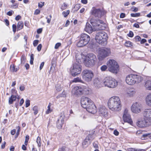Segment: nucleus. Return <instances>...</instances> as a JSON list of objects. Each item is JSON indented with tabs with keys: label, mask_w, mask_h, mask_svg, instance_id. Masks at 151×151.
<instances>
[{
	"label": "nucleus",
	"mask_w": 151,
	"mask_h": 151,
	"mask_svg": "<svg viewBox=\"0 0 151 151\" xmlns=\"http://www.w3.org/2000/svg\"><path fill=\"white\" fill-rule=\"evenodd\" d=\"M21 18V17L20 15H18L15 17V19L16 20L18 21Z\"/></svg>",
	"instance_id": "0e129e2a"
},
{
	"label": "nucleus",
	"mask_w": 151,
	"mask_h": 151,
	"mask_svg": "<svg viewBox=\"0 0 151 151\" xmlns=\"http://www.w3.org/2000/svg\"><path fill=\"white\" fill-rule=\"evenodd\" d=\"M14 13V12L12 10L10 11L7 12L6 14L9 16H12Z\"/></svg>",
	"instance_id": "8fccbe9b"
},
{
	"label": "nucleus",
	"mask_w": 151,
	"mask_h": 151,
	"mask_svg": "<svg viewBox=\"0 0 151 151\" xmlns=\"http://www.w3.org/2000/svg\"><path fill=\"white\" fill-rule=\"evenodd\" d=\"M66 96V93L64 91H63L62 93L58 96L56 97L57 99H58L60 97H65Z\"/></svg>",
	"instance_id": "e433bc0d"
},
{
	"label": "nucleus",
	"mask_w": 151,
	"mask_h": 151,
	"mask_svg": "<svg viewBox=\"0 0 151 151\" xmlns=\"http://www.w3.org/2000/svg\"><path fill=\"white\" fill-rule=\"evenodd\" d=\"M91 103L92 102L90 99L87 97H83L81 101L82 106L85 109L87 108L90 104H91Z\"/></svg>",
	"instance_id": "4468645a"
},
{
	"label": "nucleus",
	"mask_w": 151,
	"mask_h": 151,
	"mask_svg": "<svg viewBox=\"0 0 151 151\" xmlns=\"http://www.w3.org/2000/svg\"><path fill=\"white\" fill-rule=\"evenodd\" d=\"M130 115L128 112V110L127 109H125L124 111L123 116H125Z\"/></svg>",
	"instance_id": "79ce46f5"
},
{
	"label": "nucleus",
	"mask_w": 151,
	"mask_h": 151,
	"mask_svg": "<svg viewBox=\"0 0 151 151\" xmlns=\"http://www.w3.org/2000/svg\"><path fill=\"white\" fill-rule=\"evenodd\" d=\"M102 14V11L99 9L93 8L91 11V14L95 17H101Z\"/></svg>",
	"instance_id": "6ab92c4d"
},
{
	"label": "nucleus",
	"mask_w": 151,
	"mask_h": 151,
	"mask_svg": "<svg viewBox=\"0 0 151 151\" xmlns=\"http://www.w3.org/2000/svg\"><path fill=\"white\" fill-rule=\"evenodd\" d=\"M67 6V5L65 4L64 3L61 8V9L62 10L65 9H66Z\"/></svg>",
	"instance_id": "3c124183"
},
{
	"label": "nucleus",
	"mask_w": 151,
	"mask_h": 151,
	"mask_svg": "<svg viewBox=\"0 0 151 151\" xmlns=\"http://www.w3.org/2000/svg\"><path fill=\"white\" fill-rule=\"evenodd\" d=\"M100 69L102 71H105L107 69V66L106 65H102Z\"/></svg>",
	"instance_id": "37998d69"
},
{
	"label": "nucleus",
	"mask_w": 151,
	"mask_h": 151,
	"mask_svg": "<svg viewBox=\"0 0 151 151\" xmlns=\"http://www.w3.org/2000/svg\"><path fill=\"white\" fill-rule=\"evenodd\" d=\"M10 70L13 72H16L18 70L17 68H15V66L14 64L11 65L10 66Z\"/></svg>",
	"instance_id": "2f4dec72"
},
{
	"label": "nucleus",
	"mask_w": 151,
	"mask_h": 151,
	"mask_svg": "<svg viewBox=\"0 0 151 151\" xmlns=\"http://www.w3.org/2000/svg\"><path fill=\"white\" fill-rule=\"evenodd\" d=\"M145 101L147 105L151 106V93L147 96L145 98Z\"/></svg>",
	"instance_id": "b1692460"
},
{
	"label": "nucleus",
	"mask_w": 151,
	"mask_h": 151,
	"mask_svg": "<svg viewBox=\"0 0 151 151\" xmlns=\"http://www.w3.org/2000/svg\"><path fill=\"white\" fill-rule=\"evenodd\" d=\"M39 41L37 40H35L33 42V45L34 46L36 47L38 44Z\"/></svg>",
	"instance_id": "09e8293b"
},
{
	"label": "nucleus",
	"mask_w": 151,
	"mask_h": 151,
	"mask_svg": "<svg viewBox=\"0 0 151 151\" xmlns=\"http://www.w3.org/2000/svg\"><path fill=\"white\" fill-rule=\"evenodd\" d=\"M128 151H137V150H136L134 148H131L128 149Z\"/></svg>",
	"instance_id": "774afa93"
},
{
	"label": "nucleus",
	"mask_w": 151,
	"mask_h": 151,
	"mask_svg": "<svg viewBox=\"0 0 151 151\" xmlns=\"http://www.w3.org/2000/svg\"><path fill=\"white\" fill-rule=\"evenodd\" d=\"M80 7V4H77L75 6L74 8L76 9V11H77L79 9Z\"/></svg>",
	"instance_id": "49530a36"
},
{
	"label": "nucleus",
	"mask_w": 151,
	"mask_h": 151,
	"mask_svg": "<svg viewBox=\"0 0 151 151\" xmlns=\"http://www.w3.org/2000/svg\"><path fill=\"white\" fill-rule=\"evenodd\" d=\"M125 45L127 47H131L132 45V43L129 41H127L125 43Z\"/></svg>",
	"instance_id": "4c0bfd02"
},
{
	"label": "nucleus",
	"mask_w": 151,
	"mask_h": 151,
	"mask_svg": "<svg viewBox=\"0 0 151 151\" xmlns=\"http://www.w3.org/2000/svg\"><path fill=\"white\" fill-rule=\"evenodd\" d=\"M61 44L60 43H56L55 47V49H57L61 45Z\"/></svg>",
	"instance_id": "864d4df0"
},
{
	"label": "nucleus",
	"mask_w": 151,
	"mask_h": 151,
	"mask_svg": "<svg viewBox=\"0 0 151 151\" xmlns=\"http://www.w3.org/2000/svg\"><path fill=\"white\" fill-rule=\"evenodd\" d=\"M24 24L22 21H19L17 24V30H20L23 27Z\"/></svg>",
	"instance_id": "7c9ffc66"
},
{
	"label": "nucleus",
	"mask_w": 151,
	"mask_h": 151,
	"mask_svg": "<svg viewBox=\"0 0 151 151\" xmlns=\"http://www.w3.org/2000/svg\"><path fill=\"white\" fill-rule=\"evenodd\" d=\"M82 88L83 95H87L89 93L90 89L86 87L83 86Z\"/></svg>",
	"instance_id": "bb28decb"
},
{
	"label": "nucleus",
	"mask_w": 151,
	"mask_h": 151,
	"mask_svg": "<svg viewBox=\"0 0 151 151\" xmlns=\"http://www.w3.org/2000/svg\"><path fill=\"white\" fill-rule=\"evenodd\" d=\"M93 85L96 88H99L102 87L101 81L98 78H95L93 81Z\"/></svg>",
	"instance_id": "5701e85b"
},
{
	"label": "nucleus",
	"mask_w": 151,
	"mask_h": 151,
	"mask_svg": "<svg viewBox=\"0 0 151 151\" xmlns=\"http://www.w3.org/2000/svg\"><path fill=\"white\" fill-rule=\"evenodd\" d=\"M30 101L29 100H27L25 101V107H27L30 106Z\"/></svg>",
	"instance_id": "a18cd8bd"
},
{
	"label": "nucleus",
	"mask_w": 151,
	"mask_h": 151,
	"mask_svg": "<svg viewBox=\"0 0 151 151\" xmlns=\"http://www.w3.org/2000/svg\"><path fill=\"white\" fill-rule=\"evenodd\" d=\"M12 27L14 32L15 33L16 30V26L15 25L13 24L12 25Z\"/></svg>",
	"instance_id": "603ef678"
},
{
	"label": "nucleus",
	"mask_w": 151,
	"mask_h": 151,
	"mask_svg": "<svg viewBox=\"0 0 151 151\" xmlns=\"http://www.w3.org/2000/svg\"><path fill=\"white\" fill-rule=\"evenodd\" d=\"M147 137L151 139V133H147L143 134L141 137L142 140H145Z\"/></svg>",
	"instance_id": "c85d7f7f"
},
{
	"label": "nucleus",
	"mask_w": 151,
	"mask_h": 151,
	"mask_svg": "<svg viewBox=\"0 0 151 151\" xmlns=\"http://www.w3.org/2000/svg\"><path fill=\"white\" fill-rule=\"evenodd\" d=\"M109 71L112 73H117L119 70V67L117 62L114 60L110 59L107 62Z\"/></svg>",
	"instance_id": "0eeeda50"
},
{
	"label": "nucleus",
	"mask_w": 151,
	"mask_h": 151,
	"mask_svg": "<svg viewBox=\"0 0 151 151\" xmlns=\"http://www.w3.org/2000/svg\"><path fill=\"white\" fill-rule=\"evenodd\" d=\"M81 66L80 64L75 63L70 68V73L72 76L75 77L81 73Z\"/></svg>",
	"instance_id": "f8f14e48"
},
{
	"label": "nucleus",
	"mask_w": 151,
	"mask_h": 151,
	"mask_svg": "<svg viewBox=\"0 0 151 151\" xmlns=\"http://www.w3.org/2000/svg\"><path fill=\"white\" fill-rule=\"evenodd\" d=\"M42 28H40L37 29V32L38 34L41 33L42 31Z\"/></svg>",
	"instance_id": "69168bd1"
},
{
	"label": "nucleus",
	"mask_w": 151,
	"mask_h": 151,
	"mask_svg": "<svg viewBox=\"0 0 151 151\" xmlns=\"http://www.w3.org/2000/svg\"><path fill=\"white\" fill-rule=\"evenodd\" d=\"M104 84L105 86L110 88H114L117 86L118 83L115 79L111 76H108L104 78Z\"/></svg>",
	"instance_id": "6e6552de"
},
{
	"label": "nucleus",
	"mask_w": 151,
	"mask_h": 151,
	"mask_svg": "<svg viewBox=\"0 0 151 151\" xmlns=\"http://www.w3.org/2000/svg\"><path fill=\"white\" fill-rule=\"evenodd\" d=\"M21 63L22 64H24L26 62V59L24 55H23L22 56L21 59Z\"/></svg>",
	"instance_id": "f704fd0d"
},
{
	"label": "nucleus",
	"mask_w": 151,
	"mask_h": 151,
	"mask_svg": "<svg viewBox=\"0 0 151 151\" xmlns=\"http://www.w3.org/2000/svg\"><path fill=\"white\" fill-rule=\"evenodd\" d=\"M111 52L109 48L100 49L99 50L98 59L100 61L103 60L106 57L111 55Z\"/></svg>",
	"instance_id": "1a4fd4ad"
},
{
	"label": "nucleus",
	"mask_w": 151,
	"mask_h": 151,
	"mask_svg": "<svg viewBox=\"0 0 151 151\" xmlns=\"http://www.w3.org/2000/svg\"><path fill=\"white\" fill-rule=\"evenodd\" d=\"M18 7V4H15L12 5L11 6V7L12 8L16 9Z\"/></svg>",
	"instance_id": "de8ad7c7"
},
{
	"label": "nucleus",
	"mask_w": 151,
	"mask_h": 151,
	"mask_svg": "<svg viewBox=\"0 0 151 151\" xmlns=\"http://www.w3.org/2000/svg\"><path fill=\"white\" fill-rule=\"evenodd\" d=\"M134 34L132 31H130L129 33L128 34V36L130 37H132L133 36Z\"/></svg>",
	"instance_id": "5fc2aeb1"
},
{
	"label": "nucleus",
	"mask_w": 151,
	"mask_h": 151,
	"mask_svg": "<svg viewBox=\"0 0 151 151\" xmlns=\"http://www.w3.org/2000/svg\"><path fill=\"white\" fill-rule=\"evenodd\" d=\"M44 5V3L42 2L38 3V6L39 7L42 8Z\"/></svg>",
	"instance_id": "4d7b16f0"
},
{
	"label": "nucleus",
	"mask_w": 151,
	"mask_h": 151,
	"mask_svg": "<svg viewBox=\"0 0 151 151\" xmlns=\"http://www.w3.org/2000/svg\"><path fill=\"white\" fill-rule=\"evenodd\" d=\"M55 88L56 90L58 91H60L62 89V87H61V85L59 84H57L55 86Z\"/></svg>",
	"instance_id": "c9c22d12"
},
{
	"label": "nucleus",
	"mask_w": 151,
	"mask_h": 151,
	"mask_svg": "<svg viewBox=\"0 0 151 151\" xmlns=\"http://www.w3.org/2000/svg\"><path fill=\"white\" fill-rule=\"evenodd\" d=\"M29 139V137L28 135H27L25 137V141L24 142V144L27 145V142Z\"/></svg>",
	"instance_id": "c03bdc74"
},
{
	"label": "nucleus",
	"mask_w": 151,
	"mask_h": 151,
	"mask_svg": "<svg viewBox=\"0 0 151 151\" xmlns=\"http://www.w3.org/2000/svg\"><path fill=\"white\" fill-rule=\"evenodd\" d=\"M65 115L63 112L61 114V115L59 118L57 122V125L58 128H61L64 123Z\"/></svg>",
	"instance_id": "dca6fc26"
},
{
	"label": "nucleus",
	"mask_w": 151,
	"mask_h": 151,
	"mask_svg": "<svg viewBox=\"0 0 151 151\" xmlns=\"http://www.w3.org/2000/svg\"><path fill=\"white\" fill-rule=\"evenodd\" d=\"M99 114L102 116L105 117L108 115V111L107 109L104 106H101L99 109Z\"/></svg>",
	"instance_id": "4be33fe9"
},
{
	"label": "nucleus",
	"mask_w": 151,
	"mask_h": 151,
	"mask_svg": "<svg viewBox=\"0 0 151 151\" xmlns=\"http://www.w3.org/2000/svg\"><path fill=\"white\" fill-rule=\"evenodd\" d=\"M142 109V104L139 103L135 102L133 104L131 107L132 111L134 113L138 114L141 112Z\"/></svg>",
	"instance_id": "ddd939ff"
},
{
	"label": "nucleus",
	"mask_w": 151,
	"mask_h": 151,
	"mask_svg": "<svg viewBox=\"0 0 151 151\" xmlns=\"http://www.w3.org/2000/svg\"><path fill=\"white\" fill-rule=\"evenodd\" d=\"M19 89L21 91H23L25 89V87L24 86H21L19 87Z\"/></svg>",
	"instance_id": "052dcab7"
},
{
	"label": "nucleus",
	"mask_w": 151,
	"mask_h": 151,
	"mask_svg": "<svg viewBox=\"0 0 151 151\" xmlns=\"http://www.w3.org/2000/svg\"><path fill=\"white\" fill-rule=\"evenodd\" d=\"M90 22L93 27L92 28L91 25L87 22L85 28V31L89 33H91L94 30L98 31L104 30L106 26V24L104 23L103 21L96 19L94 17L91 19Z\"/></svg>",
	"instance_id": "f257e3e1"
},
{
	"label": "nucleus",
	"mask_w": 151,
	"mask_h": 151,
	"mask_svg": "<svg viewBox=\"0 0 151 151\" xmlns=\"http://www.w3.org/2000/svg\"><path fill=\"white\" fill-rule=\"evenodd\" d=\"M123 119L124 122L130 123L132 122V120L131 118L130 115L126 116H123Z\"/></svg>",
	"instance_id": "393cba45"
},
{
	"label": "nucleus",
	"mask_w": 151,
	"mask_h": 151,
	"mask_svg": "<svg viewBox=\"0 0 151 151\" xmlns=\"http://www.w3.org/2000/svg\"><path fill=\"white\" fill-rule=\"evenodd\" d=\"M49 16L50 17V18H48L47 17L46 18L47 19V22L49 24L50 23L51 18L52 17V16L51 15H50Z\"/></svg>",
	"instance_id": "13d9d810"
},
{
	"label": "nucleus",
	"mask_w": 151,
	"mask_h": 151,
	"mask_svg": "<svg viewBox=\"0 0 151 151\" xmlns=\"http://www.w3.org/2000/svg\"><path fill=\"white\" fill-rule=\"evenodd\" d=\"M142 80V77L137 75L130 74L127 76L126 78V83L129 85H133L138 83Z\"/></svg>",
	"instance_id": "39448f33"
},
{
	"label": "nucleus",
	"mask_w": 151,
	"mask_h": 151,
	"mask_svg": "<svg viewBox=\"0 0 151 151\" xmlns=\"http://www.w3.org/2000/svg\"><path fill=\"white\" fill-rule=\"evenodd\" d=\"M40 13V11L39 9H36L34 13V14L35 15H37L39 14Z\"/></svg>",
	"instance_id": "bf43d9fd"
},
{
	"label": "nucleus",
	"mask_w": 151,
	"mask_h": 151,
	"mask_svg": "<svg viewBox=\"0 0 151 151\" xmlns=\"http://www.w3.org/2000/svg\"><path fill=\"white\" fill-rule=\"evenodd\" d=\"M42 45L41 44H40L37 47V49L38 51H40L41 49Z\"/></svg>",
	"instance_id": "6e6d98bb"
},
{
	"label": "nucleus",
	"mask_w": 151,
	"mask_h": 151,
	"mask_svg": "<svg viewBox=\"0 0 151 151\" xmlns=\"http://www.w3.org/2000/svg\"><path fill=\"white\" fill-rule=\"evenodd\" d=\"M82 79L86 82L91 81L94 76V74L91 70L85 69L82 71L81 73Z\"/></svg>",
	"instance_id": "9d476101"
},
{
	"label": "nucleus",
	"mask_w": 151,
	"mask_h": 151,
	"mask_svg": "<svg viewBox=\"0 0 151 151\" xmlns=\"http://www.w3.org/2000/svg\"><path fill=\"white\" fill-rule=\"evenodd\" d=\"M91 139V135H89L86 137L82 143V147L83 148H86L91 143L92 139Z\"/></svg>",
	"instance_id": "2eb2a0df"
},
{
	"label": "nucleus",
	"mask_w": 151,
	"mask_h": 151,
	"mask_svg": "<svg viewBox=\"0 0 151 151\" xmlns=\"http://www.w3.org/2000/svg\"><path fill=\"white\" fill-rule=\"evenodd\" d=\"M52 105V104L50 103H49V105L47 106L48 109L46 112V114H48L50 113L52 111V110L50 109V107Z\"/></svg>",
	"instance_id": "473e14b6"
},
{
	"label": "nucleus",
	"mask_w": 151,
	"mask_h": 151,
	"mask_svg": "<svg viewBox=\"0 0 151 151\" xmlns=\"http://www.w3.org/2000/svg\"><path fill=\"white\" fill-rule=\"evenodd\" d=\"M36 142H37V143L38 144V146L39 147H40L41 146V138L40 137H37Z\"/></svg>",
	"instance_id": "a19ab883"
},
{
	"label": "nucleus",
	"mask_w": 151,
	"mask_h": 151,
	"mask_svg": "<svg viewBox=\"0 0 151 151\" xmlns=\"http://www.w3.org/2000/svg\"><path fill=\"white\" fill-rule=\"evenodd\" d=\"M143 115V117L139 118L136 122L137 125L140 128L146 127L151 123V109H145Z\"/></svg>",
	"instance_id": "f03ea898"
},
{
	"label": "nucleus",
	"mask_w": 151,
	"mask_h": 151,
	"mask_svg": "<svg viewBox=\"0 0 151 151\" xmlns=\"http://www.w3.org/2000/svg\"><path fill=\"white\" fill-rule=\"evenodd\" d=\"M108 106L111 111L116 112L119 111L121 109L122 104L120 98L117 96H113L109 99Z\"/></svg>",
	"instance_id": "7ed1b4c3"
},
{
	"label": "nucleus",
	"mask_w": 151,
	"mask_h": 151,
	"mask_svg": "<svg viewBox=\"0 0 151 151\" xmlns=\"http://www.w3.org/2000/svg\"><path fill=\"white\" fill-rule=\"evenodd\" d=\"M55 69V68L53 65L52 63V65L50 67V69L49 71V74H51L53 73Z\"/></svg>",
	"instance_id": "58836bf2"
},
{
	"label": "nucleus",
	"mask_w": 151,
	"mask_h": 151,
	"mask_svg": "<svg viewBox=\"0 0 151 151\" xmlns=\"http://www.w3.org/2000/svg\"><path fill=\"white\" fill-rule=\"evenodd\" d=\"M136 90L133 88H130L127 89L126 91V95L129 97L134 96L136 93Z\"/></svg>",
	"instance_id": "412c9836"
},
{
	"label": "nucleus",
	"mask_w": 151,
	"mask_h": 151,
	"mask_svg": "<svg viewBox=\"0 0 151 151\" xmlns=\"http://www.w3.org/2000/svg\"><path fill=\"white\" fill-rule=\"evenodd\" d=\"M114 134L116 136H118L119 135V132L116 130H115L114 132Z\"/></svg>",
	"instance_id": "338daca9"
},
{
	"label": "nucleus",
	"mask_w": 151,
	"mask_h": 151,
	"mask_svg": "<svg viewBox=\"0 0 151 151\" xmlns=\"http://www.w3.org/2000/svg\"><path fill=\"white\" fill-rule=\"evenodd\" d=\"M72 82L77 83L80 82L81 83H84V82L81 79V77H77L74 78L72 81Z\"/></svg>",
	"instance_id": "c756f323"
},
{
	"label": "nucleus",
	"mask_w": 151,
	"mask_h": 151,
	"mask_svg": "<svg viewBox=\"0 0 151 151\" xmlns=\"http://www.w3.org/2000/svg\"><path fill=\"white\" fill-rule=\"evenodd\" d=\"M91 104H90L86 109L89 112L94 114L96 112V107L92 102Z\"/></svg>",
	"instance_id": "aec40b11"
},
{
	"label": "nucleus",
	"mask_w": 151,
	"mask_h": 151,
	"mask_svg": "<svg viewBox=\"0 0 151 151\" xmlns=\"http://www.w3.org/2000/svg\"><path fill=\"white\" fill-rule=\"evenodd\" d=\"M17 99V96L13 95H12L9 98V104H12L14 101H15Z\"/></svg>",
	"instance_id": "a878e982"
},
{
	"label": "nucleus",
	"mask_w": 151,
	"mask_h": 151,
	"mask_svg": "<svg viewBox=\"0 0 151 151\" xmlns=\"http://www.w3.org/2000/svg\"><path fill=\"white\" fill-rule=\"evenodd\" d=\"M131 16L133 17H137L140 16V14L139 13H137L135 14L132 13L131 14Z\"/></svg>",
	"instance_id": "ea45409f"
},
{
	"label": "nucleus",
	"mask_w": 151,
	"mask_h": 151,
	"mask_svg": "<svg viewBox=\"0 0 151 151\" xmlns=\"http://www.w3.org/2000/svg\"><path fill=\"white\" fill-rule=\"evenodd\" d=\"M90 40L89 36L83 33L81 35L80 40L78 42L77 45L78 47H82L87 45Z\"/></svg>",
	"instance_id": "9b49d317"
},
{
	"label": "nucleus",
	"mask_w": 151,
	"mask_h": 151,
	"mask_svg": "<svg viewBox=\"0 0 151 151\" xmlns=\"http://www.w3.org/2000/svg\"><path fill=\"white\" fill-rule=\"evenodd\" d=\"M96 55L93 53L88 54L85 58L84 63L87 67H91L96 63Z\"/></svg>",
	"instance_id": "423d86ee"
},
{
	"label": "nucleus",
	"mask_w": 151,
	"mask_h": 151,
	"mask_svg": "<svg viewBox=\"0 0 151 151\" xmlns=\"http://www.w3.org/2000/svg\"><path fill=\"white\" fill-rule=\"evenodd\" d=\"M32 110L34 111V115H36L38 113V108L37 106H34L32 108Z\"/></svg>",
	"instance_id": "72a5a7b5"
},
{
	"label": "nucleus",
	"mask_w": 151,
	"mask_h": 151,
	"mask_svg": "<svg viewBox=\"0 0 151 151\" xmlns=\"http://www.w3.org/2000/svg\"><path fill=\"white\" fill-rule=\"evenodd\" d=\"M145 87L147 90L151 91V81H146Z\"/></svg>",
	"instance_id": "cd10ccee"
},
{
	"label": "nucleus",
	"mask_w": 151,
	"mask_h": 151,
	"mask_svg": "<svg viewBox=\"0 0 151 151\" xmlns=\"http://www.w3.org/2000/svg\"><path fill=\"white\" fill-rule=\"evenodd\" d=\"M86 57L82 53L77 54L76 55L77 62L80 64L82 62H84Z\"/></svg>",
	"instance_id": "a211bd4d"
},
{
	"label": "nucleus",
	"mask_w": 151,
	"mask_h": 151,
	"mask_svg": "<svg viewBox=\"0 0 151 151\" xmlns=\"http://www.w3.org/2000/svg\"><path fill=\"white\" fill-rule=\"evenodd\" d=\"M108 38L107 34L103 31L97 32L95 37V39L97 42L102 45H105L106 44V41Z\"/></svg>",
	"instance_id": "20e7f679"
},
{
	"label": "nucleus",
	"mask_w": 151,
	"mask_h": 151,
	"mask_svg": "<svg viewBox=\"0 0 151 151\" xmlns=\"http://www.w3.org/2000/svg\"><path fill=\"white\" fill-rule=\"evenodd\" d=\"M125 17V14L124 13H121L120 15V17L121 18H124Z\"/></svg>",
	"instance_id": "680f3d73"
},
{
	"label": "nucleus",
	"mask_w": 151,
	"mask_h": 151,
	"mask_svg": "<svg viewBox=\"0 0 151 151\" xmlns=\"http://www.w3.org/2000/svg\"><path fill=\"white\" fill-rule=\"evenodd\" d=\"M44 65V62H42L41 64H40V70H41L43 68Z\"/></svg>",
	"instance_id": "e2e57ef3"
},
{
	"label": "nucleus",
	"mask_w": 151,
	"mask_h": 151,
	"mask_svg": "<svg viewBox=\"0 0 151 151\" xmlns=\"http://www.w3.org/2000/svg\"><path fill=\"white\" fill-rule=\"evenodd\" d=\"M72 92L75 95L81 96L83 95L82 88L79 86H76L73 88Z\"/></svg>",
	"instance_id": "f3484780"
}]
</instances>
